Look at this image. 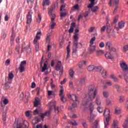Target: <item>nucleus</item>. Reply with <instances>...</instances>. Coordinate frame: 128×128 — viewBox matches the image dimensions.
<instances>
[{"label":"nucleus","instance_id":"nucleus-1","mask_svg":"<svg viewBox=\"0 0 128 128\" xmlns=\"http://www.w3.org/2000/svg\"><path fill=\"white\" fill-rule=\"evenodd\" d=\"M88 90L89 96L88 97V100H84L82 102V106L84 108H86V106H88V102H90V100H94V98H96V94H98V90H96V89L94 85L90 86L88 88Z\"/></svg>","mask_w":128,"mask_h":128},{"label":"nucleus","instance_id":"nucleus-2","mask_svg":"<svg viewBox=\"0 0 128 128\" xmlns=\"http://www.w3.org/2000/svg\"><path fill=\"white\" fill-rule=\"evenodd\" d=\"M48 106L50 108L49 110L46 111L45 113L41 114H40V116L42 120L44 118V116H50V114L52 113V110L53 108H54L56 114H58V112H60L58 107L56 106V102L52 101L50 102V103L48 104Z\"/></svg>","mask_w":128,"mask_h":128},{"label":"nucleus","instance_id":"nucleus-3","mask_svg":"<svg viewBox=\"0 0 128 128\" xmlns=\"http://www.w3.org/2000/svg\"><path fill=\"white\" fill-rule=\"evenodd\" d=\"M74 42L72 46V54H78V48H82V44L80 43H78V34L74 33Z\"/></svg>","mask_w":128,"mask_h":128},{"label":"nucleus","instance_id":"nucleus-4","mask_svg":"<svg viewBox=\"0 0 128 128\" xmlns=\"http://www.w3.org/2000/svg\"><path fill=\"white\" fill-rule=\"evenodd\" d=\"M110 110L109 108H106L104 112V116L106 118V121L104 122V128H108V125L110 124H108L110 120V118H112L110 117Z\"/></svg>","mask_w":128,"mask_h":128},{"label":"nucleus","instance_id":"nucleus-5","mask_svg":"<svg viewBox=\"0 0 128 128\" xmlns=\"http://www.w3.org/2000/svg\"><path fill=\"white\" fill-rule=\"evenodd\" d=\"M60 90L59 96H60V100L63 102H66V98L64 96V89L62 86H60Z\"/></svg>","mask_w":128,"mask_h":128},{"label":"nucleus","instance_id":"nucleus-6","mask_svg":"<svg viewBox=\"0 0 128 128\" xmlns=\"http://www.w3.org/2000/svg\"><path fill=\"white\" fill-rule=\"evenodd\" d=\"M56 70L57 72H59V74L62 76L64 74V66L62 64V62L58 61L56 65Z\"/></svg>","mask_w":128,"mask_h":128},{"label":"nucleus","instance_id":"nucleus-7","mask_svg":"<svg viewBox=\"0 0 128 128\" xmlns=\"http://www.w3.org/2000/svg\"><path fill=\"white\" fill-rule=\"evenodd\" d=\"M40 36H42V30L39 29L36 34L35 38H34V44H38V40H40Z\"/></svg>","mask_w":128,"mask_h":128},{"label":"nucleus","instance_id":"nucleus-8","mask_svg":"<svg viewBox=\"0 0 128 128\" xmlns=\"http://www.w3.org/2000/svg\"><path fill=\"white\" fill-rule=\"evenodd\" d=\"M54 18H56V14H53L52 18H51V22L49 26L50 28H51V30H54V26H56V23L54 22Z\"/></svg>","mask_w":128,"mask_h":128},{"label":"nucleus","instance_id":"nucleus-9","mask_svg":"<svg viewBox=\"0 0 128 128\" xmlns=\"http://www.w3.org/2000/svg\"><path fill=\"white\" fill-rule=\"evenodd\" d=\"M32 10H30L28 12V14L27 15V22L26 23L28 24H30L32 22Z\"/></svg>","mask_w":128,"mask_h":128},{"label":"nucleus","instance_id":"nucleus-10","mask_svg":"<svg viewBox=\"0 0 128 128\" xmlns=\"http://www.w3.org/2000/svg\"><path fill=\"white\" fill-rule=\"evenodd\" d=\"M26 61L24 60L21 62L20 66L19 68L20 72H24V66H26Z\"/></svg>","mask_w":128,"mask_h":128},{"label":"nucleus","instance_id":"nucleus-11","mask_svg":"<svg viewBox=\"0 0 128 128\" xmlns=\"http://www.w3.org/2000/svg\"><path fill=\"white\" fill-rule=\"evenodd\" d=\"M96 115L94 112H90V116L88 118V120L90 122H92L94 120V118Z\"/></svg>","mask_w":128,"mask_h":128},{"label":"nucleus","instance_id":"nucleus-12","mask_svg":"<svg viewBox=\"0 0 128 128\" xmlns=\"http://www.w3.org/2000/svg\"><path fill=\"white\" fill-rule=\"evenodd\" d=\"M68 98H72V100L73 102H78V97L76 96V94L70 95V94H68Z\"/></svg>","mask_w":128,"mask_h":128},{"label":"nucleus","instance_id":"nucleus-13","mask_svg":"<svg viewBox=\"0 0 128 128\" xmlns=\"http://www.w3.org/2000/svg\"><path fill=\"white\" fill-rule=\"evenodd\" d=\"M120 67L125 72H128V64L126 62L120 63Z\"/></svg>","mask_w":128,"mask_h":128},{"label":"nucleus","instance_id":"nucleus-14","mask_svg":"<svg viewBox=\"0 0 128 128\" xmlns=\"http://www.w3.org/2000/svg\"><path fill=\"white\" fill-rule=\"evenodd\" d=\"M105 56L106 58H108L110 60H114V57L112 54V53L106 52V54H105Z\"/></svg>","mask_w":128,"mask_h":128},{"label":"nucleus","instance_id":"nucleus-15","mask_svg":"<svg viewBox=\"0 0 128 128\" xmlns=\"http://www.w3.org/2000/svg\"><path fill=\"white\" fill-rule=\"evenodd\" d=\"M96 46L90 45V48L88 50L90 54H92L94 52H96Z\"/></svg>","mask_w":128,"mask_h":128},{"label":"nucleus","instance_id":"nucleus-16","mask_svg":"<svg viewBox=\"0 0 128 128\" xmlns=\"http://www.w3.org/2000/svg\"><path fill=\"white\" fill-rule=\"evenodd\" d=\"M40 100L38 98H36L34 102V106L36 108V106H40Z\"/></svg>","mask_w":128,"mask_h":128},{"label":"nucleus","instance_id":"nucleus-17","mask_svg":"<svg viewBox=\"0 0 128 128\" xmlns=\"http://www.w3.org/2000/svg\"><path fill=\"white\" fill-rule=\"evenodd\" d=\"M8 104V98L2 99L0 101V104L2 106L3 104L6 106Z\"/></svg>","mask_w":128,"mask_h":128},{"label":"nucleus","instance_id":"nucleus-18","mask_svg":"<svg viewBox=\"0 0 128 128\" xmlns=\"http://www.w3.org/2000/svg\"><path fill=\"white\" fill-rule=\"evenodd\" d=\"M88 108L90 112H94V102H92L90 103Z\"/></svg>","mask_w":128,"mask_h":128},{"label":"nucleus","instance_id":"nucleus-19","mask_svg":"<svg viewBox=\"0 0 128 128\" xmlns=\"http://www.w3.org/2000/svg\"><path fill=\"white\" fill-rule=\"evenodd\" d=\"M96 54L97 56H102L104 54V52L102 50H97L96 51Z\"/></svg>","mask_w":128,"mask_h":128},{"label":"nucleus","instance_id":"nucleus-20","mask_svg":"<svg viewBox=\"0 0 128 128\" xmlns=\"http://www.w3.org/2000/svg\"><path fill=\"white\" fill-rule=\"evenodd\" d=\"M118 126V122L116 120H114L112 124V128H116Z\"/></svg>","mask_w":128,"mask_h":128},{"label":"nucleus","instance_id":"nucleus-21","mask_svg":"<svg viewBox=\"0 0 128 128\" xmlns=\"http://www.w3.org/2000/svg\"><path fill=\"white\" fill-rule=\"evenodd\" d=\"M88 64V62L86 60H82L79 62L78 66L80 68H82V66H86Z\"/></svg>","mask_w":128,"mask_h":128},{"label":"nucleus","instance_id":"nucleus-22","mask_svg":"<svg viewBox=\"0 0 128 128\" xmlns=\"http://www.w3.org/2000/svg\"><path fill=\"white\" fill-rule=\"evenodd\" d=\"M50 0H43V2H42L43 6H50Z\"/></svg>","mask_w":128,"mask_h":128},{"label":"nucleus","instance_id":"nucleus-23","mask_svg":"<svg viewBox=\"0 0 128 128\" xmlns=\"http://www.w3.org/2000/svg\"><path fill=\"white\" fill-rule=\"evenodd\" d=\"M120 112H122V109H120V108L118 107L115 108V114H120Z\"/></svg>","mask_w":128,"mask_h":128},{"label":"nucleus","instance_id":"nucleus-24","mask_svg":"<svg viewBox=\"0 0 128 128\" xmlns=\"http://www.w3.org/2000/svg\"><path fill=\"white\" fill-rule=\"evenodd\" d=\"M96 103L98 106L100 105V104H102V102H100V98L99 96H97L96 97Z\"/></svg>","mask_w":128,"mask_h":128},{"label":"nucleus","instance_id":"nucleus-25","mask_svg":"<svg viewBox=\"0 0 128 128\" xmlns=\"http://www.w3.org/2000/svg\"><path fill=\"white\" fill-rule=\"evenodd\" d=\"M124 22L123 21H120L118 22V26L120 28H122L124 27Z\"/></svg>","mask_w":128,"mask_h":128},{"label":"nucleus","instance_id":"nucleus-26","mask_svg":"<svg viewBox=\"0 0 128 128\" xmlns=\"http://www.w3.org/2000/svg\"><path fill=\"white\" fill-rule=\"evenodd\" d=\"M112 47V43L110 42H107L106 44V48L108 50H110V48Z\"/></svg>","mask_w":128,"mask_h":128},{"label":"nucleus","instance_id":"nucleus-27","mask_svg":"<svg viewBox=\"0 0 128 128\" xmlns=\"http://www.w3.org/2000/svg\"><path fill=\"white\" fill-rule=\"evenodd\" d=\"M100 121L96 120L94 124V125L92 126V128H100V125L98 124Z\"/></svg>","mask_w":128,"mask_h":128},{"label":"nucleus","instance_id":"nucleus-28","mask_svg":"<svg viewBox=\"0 0 128 128\" xmlns=\"http://www.w3.org/2000/svg\"><path fill=\"white\" fill-rule=\"evenodd\" d=\"M94 68H96V66H94V65H91L88 66V72H92V70H94Z\"/></svg>","mask_w":128,"mask_h":128},{"label":"nucleus","instance_id":"nucleus-29","mask_svg":"<svg viewBox=\"0 0 128 128\" xmlns=\"http://www.w3.org/2000/svg\"><path fill=\"white\" fill-rule=\"evenodd\" d=\"M69 74L70 76V78H72L74 75V72L72 69H70L69 71Z\"/></svg>","mask_w":128,"mask_h":128},{"label":"nucleus","instance_id":"nucleus-30","mask_svg":"<svg viewBox=\"0 0 128 128\" xmlns=\"http://www.w3.org/2000/svg\"><path fill=\"white\" fill-rule=\"evenodd\" d=\"M89 0L90 2H91V4L88 6V8H92L94 6V1L96 0Z\"/></svg>","mask_w":128,"mask_h":128},{"label":"nucleus","instance_id":"nucleus-31","mask_svg":"<svg viewBox=\"0 0 128 128\" xmlns=\"http://www.w3.org/2000/svg\"><path fill=\"white\" fill-rule=\"evenodd\" d=\"M69 124H72V126H74L78 125V123L74 120H72L71 121H70Z\"/></svg>","mask_w":128,"mask_h":128},{"label":"nucleus","instance_id":"nucleus-32","mask_svg":"<svg viewBox=\"0 0 128 128\" xmlns=\"http://www.w3.org/2000/svg\"><path fill=\"white\" fill-rule=\"evenodd\" d=\"M102 75L103 78H106V76H108V72H106V70H102Z\"/></svg>","mask_w":128,"mask_h":128},{"label":"nucleus","instance_id":"nucleus-33","mask_svg":"<svg viewBox=\"0 0 128 128\" xmlns=\"http://www.w3.org/2000/svg\"><path fill=\"white\" fill-rule=\"evenodd\" d=\"M70 45L67 47V57L66 58H70Z\"/></svg>","mask_w":128,"mask_h":128},{"label":"nucleus","instance_id":"nucleus-34","mask_svg":"<svg viewBox=\"0 0 128 128\" xmlns=\"http://www.w3.org/2000/svg\"><path fill=\"white\" fill-rule=\"evenodd\" d=\"M48 68V64L46 63L44 64V66L42 68V72H44Z\"/></svg>","mask_w":128,"mask_h":128},{"label":"nucleus","instance_id":"nucleus-35","mask_svg":"<svg viewBox=\"0 0 128 128\" xmlns=\"http://www.w3.org/2000/svg\"><path fill=\"white\" fill-rule=\"evenodd\" d=\"M98 6H95L94 8H93L92 9V12H98Z\"/></svg>","mask_w":128,"mask_h":128},{"label":"nucleus","instance_id":"nucleus-36","mask_svg":"<svg viewBox=\"0 0 128 128\" xmlns=\"http://www.w3.org/2000/svg\"><path fill=\"white\" fill-rule=\"evenodd\" d=\"M30 114H32L31 111L28 110L25 112V116L26 118H30Z\"/></svg>","mask_w":128,"mask_h":128},{"label":"nucleus","instance_id":"nucleus-37","mask_svg":"<svg viewBox=\"0 0 128 128\" xmlns=\"http://www.w3.org/2000/svg\"><path fill=\"white\" fill-rule=\"evenodd\" d=\"M66 4H62L60 8V12H66Z\"/></svg>","mask_w":128,"mask_h":128},{"label":"nucleus","instance_id":"nucleus-38","mask_svg":"<svg viewBox=\"0 0 128 128\" xmlns=\"http://www.w3.org/2000/svg\"><path fill=\"white\" fill-rule=\"evenodd\" d=\"M40 121V119L36 117L34 120H32V123L33 124H38V122H39Z\"/></svg>","mask_w":128,"mask_h":128},{"label":"nucleus","instance_id":"nucleus-39","mask_svg":"<svg viewBox=\"0 0 128 128\" xmlns=\"http://www.w3.org/2000/svg\"><path fill=\"white\" fill-rule=\"evenodd\" d=\"M96 41V37H93L90 40V46H92L94 44V42Z\"/></svg>","mask_w":128,"mask_h":128},{"label":"nucleus","instance_id":"nucleus-40","mask_svg":"<svg viewBox=\"0 0 128 128\" xmlns=\"http://www.w3.org/2000/svg\"><path fill=\"white\" fill-rule=\"evenodd\" d=\"M72 10H80V6H78V4H75L73 8H72Z\"/></svg>","mask_w":128,"mask_h":128},{"label":"nucleus","instance_id":"nucleus-41","mask_svg":"<svg viewBox=\"0 0 128 128\" xmlns=\"http://www.w3.org/2000/svg\"><path fill=\"white\" fill-rule=\"evenodd\" d=\"M35 44V50L36 52H38L40 50V44Z\"/></svg>","mask_w":128,"mask_h":128},{"label":"nucleus","instance_id":"nucleus-42","mask_svg":"<svg viewBox=\"0 0 128 128\" xmlns=\"http://www.w3.org/2000/svg\"><path fill=\"white\" fill-rule=\"evenodd\" d=\"M103 96L104 98H108V92L106 91L103 92Z\"/></svg>","mask_w":128,"mask_h":128},{"label":"nucleus","instance_id":"nucleus-43","mask_svg":"<svg viewBox=\"0 0 128 128\" xmlns=\"http://www.w3.org/2000/svg\"><path fill=\"white\" fill-rule=\"evenodd\" d=\"M85 80L86 78H84V77H82L80 79V84H84Z\"/></svg>","mask_w":128,"mask_h":128},{"label":"nucleus","instance_id":"nucleus-44","mask_svg":"<svg viewBox=\"0 0 128 128\" xmlns=\"http://www.w3.org/2000/svg\"><path fill=\"white\" fill-rule=\"evenodd\" d=\"M111 78H112L114 82H118V78H116V76H114V74L111 75Z\"/></svg>","mask_w":128,"mask_h":128},{"label":"nucleus","instance_id":"nucleus-45","mask_svg":"<svg viewBox=\"0 0 128 128\" xmlns=\"http://www.w3.org/2000/svg\"><path fill=\"white\" fill-rule=\"evenodd\" d=\"M53 8H52V10H56V8H58V3H55L54 6H53Z\"/></svg>","mask_w":128,"mask_h":128},{"label":"nucleus","instance_id":"nucleus-46","mask_svg":"<svg viewBox=\"0 0 128 128\" xmlns=\"http://www.w3.org/2000/svg\"><path fill=\"white\" fill-rule=\"evenodd\" d=\"M68 13L66 12H60V16L61 18H65V16H66V14Z\"/></svg>","mask_w":128,"mask_h":128},{"label":"nucleus","instance_id":"nucleus-47","mask_svg":"<svg viewBox=\"0 0 128 128\" xmlns=\"http://www.w3.org/2000/svg\"><path fill=\"white\" fill-rule=\"evenodd\" d=\"M97 110H98V112H100V114H102V111L104 110L102 109V108L100 107H98L97 108Z\"/></svg>","mask_w":128,"mask_h":128},{"label":"nucleus","instance_id":"nucleus-48","mask_svg":"<svg viewBox=\"0 0 128 128\" xmlns=\"http://www.w3.org/2000/svg\"><path fill=\"white\" fill-rule=\"evenodd\" d=\"M99 46L101 48H104V42H101L99 44Z\"/></svg>","mask_w":128,"mask_h":128},{"label":"nucleus","instance_id":"nucleus-49","mask_svg":"<svg viewBox=\"0 0 128 128\" xmlns=\"http://www.w3.org/2000/svg\"><path fill=\"white\" fill-rule=\"evenodd\" d=\"M94 28H96L94 27H90L88 30V32H94Z\"/></svg>","mask_w":128,"mask_h":128},{"label":"nucleus","instance_id":"nucleus-50","mask_svg":"<svg viewBox=\"0 0 128 128\" xmlns=\"http://www.w3.org/2000/svg\"><path fill=\"white\" fill-rule=\"evenodd\" d=\"M48 96H52V94H54V92L52 90H48Z\"/></svg>","mask_w":128,"mask_h":128},{"label":"nucleus","instance_id":"nucleus-51","mask_svg":"<svg viewBox=\"0 0 128 128\" xmlns=\"http://www.w3.org/2000/svg\"><path fill=\"white\" fill-rule=\"evenodd\" d=\"M40 20H42V16L40 14L38 15V18H37V22H40Z\"/></svg>","mask_w":128,"mask_h":128},{"label":"nucleus","instance_id":"nucleus-52","mask_svg":"<svg viewBox=\"0 0 128 128\" xmlns=\"http://www.w3.org/2000/svg\"><path fill=\"white\" fill-rule=\"evenodd\" d=\"M114 88H116V90H117L118 92H120V86H118V85H114Z\"/></svg>","mask_w":128,"mask_h":128},{"label":"nucleus","instance_id":"nucleus-53","mask_svg":"<svg viewBox=\"0 0 128 128\" xmlns=\"http://www.w3.org/2000/svg\"><path fill=\"white\" fill-rule=\"evenodd\" d=\"M8 78L10 80H12V78H14V74H12V73L9 74Z\"/></svg>","mask_w":128,"mask_h":128},{"label":"nucleus","instance_id":"nucleus-54","mask_svg":"<svg viewBox=\"0 0 128 128\" xmlns=\"http://www.w3.org/2000/svg\"><path fill=\"white\" fill-rule=\"evenodd\" d=\"M109 50H110L111 52H116V50L114 47L111 48Z\"/></svg>","mask_w":128,"mask_h":128},{"label":"nucleus","instance_id":"nucleus-55","mask_svg":"<svg viewBox=\"0 0 128 128\" xmlns=\"http://www.w3.org/2000/svg\"><path fill=\"white\" fill-rule=\"evenodd\" d=\"M52 10H50L48 12V14H49L50 16H52H52H54V14H52Z\"/></svg>","mask_w":128,"mask_h":128},{"label":"nucleus","instance_id":"nucleus-56","mask_svg":"<svg viewBox=\"0 0 128 128\" xmlns=\"http://www.w3.org/2000/svg\"><path fill=\"white\" fill-rule=\"evenodd\" d=\"M16 50L17 52H20V45L18 44L16 46Z\"/></svg>","mask_w":128,"mask_h":128},{"label":"nucleus","instance_id":"nucleus-57","mask_svg":"<svg viewBox=\"0 0 128 128\" xmlns=\"http://www.w3.org/2000/svg\"><path fill=\"white\" fill-rule=\"evenodd\" d=\"M106 26H103L100 30L101 32H104V30H106Z\"/></svg>","mask_w":128,"mask_h":128},{"label":"nucleus","instance_id":"nucleus-58","mask_svg":"<svg viewBox=\"0 0 128 128\" xmlns=\"http://www.w3.org/2000/svg\"><path fill=\"white\" fill-rule=\"evenodd\" d=\"M124 78L125 80L126 81V82L128 84V74H125Z\"/></svg>","mask_w":128,"mask_h":128},{"label":"nucleus","instance_id":"nucleus-59","mask_svg":"<svg viewBox=\"0 0 128 128\" xmlns=\"http://www.w3.org/2000/svg\"><path fill=\"white\" fill-rule=\"evenodd\" d=\"M82 18H84V14H80L78 16V21L80 22V20Z\"/></svg>","mask_w":128,"mask_h":128},{"label":"nucleus","instance_id":"nucleus-60","mask_svg":"<svg viewBox=\"0 0 128 128\" xmlns=\"http://www.w3.org/2000/svg\"><path fill=\"white\" fill-rule=\"evenodd\" d=\"M74 30V28L70 27L69 30H68L70 34H72V32H73Z\"/></svg>","mask_w":128,"mask_h":128},{"label":"nucleus","instance_id":"nucleus-61","mask_svg":"<svg viewBox=\"0 0 128 128\" xmlns=\"http://www.w3.org/2000/svg\"><path fill=\"white\" fill-rule=\"evenodd\" d=\"M82 124L84 128H88V124L86 122L82 123Z\"/></svg>","mask_w":128,"mask_h":128},{"label":"nucleus","instance_id":"nucleus-62","mask_svg":"<svg viewBox=\"0 0 128 128\" xmlns=\"http://www.w3.org/2000/svg\"><path fill=\"white\" fill-rule=\"evenodd\" d=\"M52 50V46L48 45L47 48V52H50Z\"/></svg>","mask_w":128,"mask_h":128},{"label":"nucleus","instance_id":"nucleus-63","mask_svg":"<svg viewBox=\"0 0 128 128\" xmlns=\"http://www.w3.org/2000/svg\"><path fill=\"white\" fill-rule=\"evenodd\" d=\"M124 50L125 52H126V50H128V45H126L124 47Z\"/></svg>","mask_w":128,"mask_h":128},{"label":"nucleus","instance_id":"nucleus-64","mask_svg":"<svg viewBox=\"0 0 128 128\" xmlns=\"http://www.w3.org/2000/svg\"><path fill=\"white\" fill-rule=\"evenodd\" d=\"M123 126L124 128H128V125L126 123H124Z\"/></svg>","mask_w":128,"mask_h":128}]
</instances>
